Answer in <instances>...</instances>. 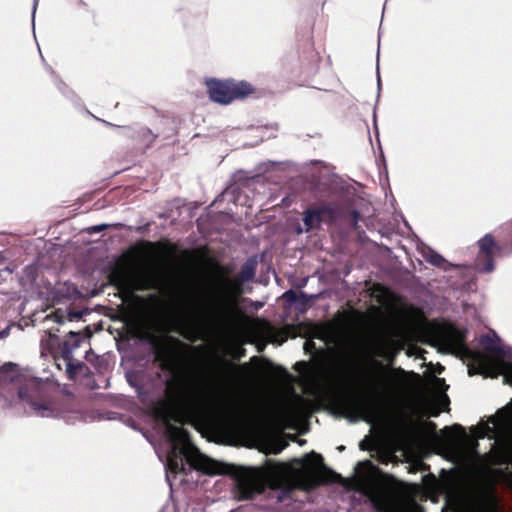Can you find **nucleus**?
<instances>
[{"instance_id": "nucleus-1", "label": "nucleus", "mask_w": 512, "mask_h": 512, "mask_svg": "<svg viewBox=\"0 0 512 512\" xmlns=\"http://www.w3.org/2000/svg\"><path fill=\"white\" fill-rule=\"evenodd\" d=\"M187 345L173 336L154 339L152 349L159 368L168 373L165 380V398L152 408L153 416L166 425L169 440L178 449L190 467L207 475H230L236 480L240 499L249 500L264 492V484L243 469L207 457L191 442L188 430L171 424L178 421L180 412L195 419L207 421L216 414V384L207 375H191L180 370L184 362L183 349Z\"/></svg>"}, {"instance_id": "nucleus-2", "label": "nucleus", "mask_w": 512, "mask_h": 512, "mask_svg": "<svg viewBox=\"0 0 512 512\" xmlns=\"http://www.w3.org/2000/svg\"><path fill=\"white\" fill-rule=\"evenodd\" d=\"M256 273L253 262H245L239 273L229 277L227 267L216 265L215 276L210 279L204 296V317L208 324L226 328L232 324L238 311V299L244 293V284L251 281Z\"/></svg>"}, {"instance_id": "nucleus-3", "label": "nucleus", "mask_w": 512, "mask_h": 512, "mask_svg": "<svg viewBox=\"0 0 512 512\" xmlns=\"http://www.w3.org/2000/svg\"><path fill=\"white\" fill-rule=\"evenodd\" d=\"M48 380L20 372L16 364L7 362L0 367V397L9 405L18 401L33 415L55 417L57 410L46 400Z\"/></svg>"}, {"instance_id": "nucleus-4", "label": "nucleus", "mask_w": 512, "mask_h": 512, "mask_svg": "<svg viewBox=\"0 0 512 512\" xmlns=\"http://www.w3.org/2000/svg\"><path fill=\"white\" fill-rule=\"evenodd\" d=\"M373 363L377 368L371 370L369 377V387L373 397L359 402L356 407L362 419L368 423L382 419L388 406L387 374L379 361L373 360Z\"/></svg>"}, {"instance_id": "nucleus-5", "label": "nucleus", "mask_w": 512, "mask_h": 512, "mask_svg": "<svg viewBox=\"0 0 512 512\" xmlns=\"http://www.w3.org/2000/svg\"><path fill=\"white\" fill-rule=\"evenodd\" d=\"M439 346L447 352H467L472 365L468 367L470 376L483 373L488 367V355L481 351H472L467 348L465 332L449 325L441 328L436 334Z\"/></svg>"}, {"instance_id": "nucleus-6", "label": "nucleus", "mask_w": 512, "mask_h": 512, "mask_svg": "<svg viewBox=\"0 0 512 512\" xmlns=\"http://www.w3.org/2000/svg\"><path fill=\"white\" fill-rule=\"evenodd\" d=\"M206 87L210 99L223 105L230 104L234 100L245 99L255 92L251 83L233 79H208Z\"/></svg>"}, {"instance_id": "nucleus-7", "label": "nucleus", "mask_w": 512, "mask_h": 512, "mask_svg": "<svg viewBox=\"0 0 512 512\" xmlns=\"http://www.w3.org/2000/svg\"><path fill=\"white\" fill-rule=\"evenodd\" d=\"M296 371H308L309 381L314 384H325L331 388H342L350 383L351 373L346 365H337L333 369H327L321 364L310 367L305 361L296 362Z\"/></svg>"}, {"instance_id": "nucleus-8", "label": "nucleus", "mask_w": 512, "mask_h": 512, "mask_svg": "<svg viewBox=\"0 0 512 512\" xmlns=\"http://www.w3.org/2000/svg\"><path fill=\"white\" fill-rule=\"evenodd\" d=\"M294 462L301 465L309 480L314 486L330 483H341L343 478L340 474L332 471L324 464L322 455L312 451L303 459H295Z\"/></svg>"}, {"instance_id": "nucleus-9", "label": "nucleus", "mask_w": 512, "mask_h": 512, "mask_svg": "<svg viewBox=\"0 0 512 512\" xmlns=\"http://www.w3.org/2000/svg\"><path fill=\"white\" fill-rule=\"evenodd\" d=\"M338 218V209L334 203L328 202L309 207L302 213L304 228L299 227L297 233H308L321 228L322 223L333 224Z\"/></svg>"}, {"instance_id": "nucleus-10", "label": "nucleus", "mask_w": 512, "mask_h": 512, "mask_svg": "<svg viewBox=\"0 0 512 512\" xmlns=\"http://www.w3.org/2000/svg\"><path fill=\"white\" fill-rule=\"evenodd\" d=\"M479 252L475 259V269L480 273L494 270V256L500 255L503 247L498 244L492 234H486L477 242Z\"/></svg>"}, {"instance_id": "nucleus-11", "label": "nucleus", "mask_w": 512, "mask_h": 512, "mask_svg": "<svg viewBox=\"0 0 512 512\" xmlns=\"http://www.w3.org/2000/svg\"><path fill=\"white\" fill-rule=\"evenodd\" d=\"M85 342V338L80 333L73 331L69 332V339L63 343L61 350L62 356L67 361V373L71 379H77L80 376H86L88 367L81 362H72V353L75 349L79 348L82 343Z\"/></svg>"}, {"instance_id": "nucleus-12", "label": "nucleus", "mask_w": 512, "mask_h": 512, "mask_svg": "<svg viewBox=\"0 0 512 512\" xmlns=\"http://www.w3.org/2000/svg\"><path fill=\"white\" fill-rule=\"evenodd\" d=\"M78 270L83 274H92L96 269V251L89 246L81 249L76 258Z\"/></svg>"}, {"instance_id": "nucleus-13", "label": "nucleus", "mask_w": 512, "mask_h": 512, "mask_svg": "<svg viewBox=\"0 0 512 512\" xmlns=\"http://www.w3.org/2000/svg\"><path fill=\"white\" fill-rule=\"evenodd\" d=\"M91 310L89 309H81V310H70V311H62L60 309L56 310L51 315L47 316L48 319L56 322V323H64L66 320L73 322L82 319L85 315L90 314Z\"/></svg>"}, {"instance_id": "nucleus-14", "label": "nucleus", "mask_w": 512, "mask_h": 512, "mask_svg": "<svg viewBox=\"0 0 512 512\" xmlns=\"http://www.w3.org/2000/svg\"><path fill=\"white\" fill-rule=\"evenodd\" d=\"M497 341V336H490L489 334H485L480 338V344L487 354L495 358H503L505 352L503 348L498 345Z\"/></svg>"}, {"instance_id": "nucleus-15", "label": "nucleus", "mask_w": 512, "mask_h": 512, "mask_svg": "<svg viewBox=\"0 0 512 512\" xmlns=\"http://www.w3.org/2000/svg\"><path fill=\"white\" fill-rule=\"evenodd\" d=\"M443 433H447L449 434L451 437H455L454 435H452L453 433H457L458 436L463 440V441H468L471 443V445L473 446L474 449L477 448L478 446V442L477 440L475 439H470L469 436L467 435L466 433V430L465 428L460 425V424H454L453 426L451 427H445L443 430H442Z\"/></svg>"}, {"instance_id": "nucleus-16", "label": "nucleus", "mask_w": 512, "mask_h": 512, "mask_svg": "<svg viewBox=\"0 0 512 512\" xmlns=\"http://www.w3.org/2000/svg\"><path fill=\"white\" fill-rule=\"evenodd\" d=\"M376 509L379 512H406L405 508L400 503L390 500L377 502Z\"/></svg>"}, {"instance_id": "nucleus-17", "label": "nucleus", "mask_w": 512, "mask_h": 512, "mask_svg": "<svg viewBox=\"0 0 512 512\" xmlns=\"http://www.w3.org/2000/svg\"><path fill=\"white\" fill-rule=\"evenodd\" d=\"M425 259L428 263L436 267H443L446 260L437 252L430 250L426 255Z\"/></svg>"}, {"instance_id": "nucleus-18", "label": "nucleus", "mask_w": 512, "mask_h": 512, "mask_svg": "<svg viewBox=\"0 0 512 512\" xmlns=\"http://www.w3.org/2000/svg\"><path fill=\"white\" fill-rule=\"evenodd\" d=\"M497 416L504 423H509L512 421V399L505 407H503L497 411Z\"/></svg>"}, {"instance_id": "nucleus-19", "label": "nucleus", "mask_w": 512, "mask_h": 512, "mask_svg": "<svg viewBox=\"0 0 512 512\" xmlns=\"http://www.w3.org/2000/svg\"><path fill=\"white\" fill-rule=\"evenodd\" d=\"M169 467H170L171 471L175 472V473H177L178 471L185 470L183 463L181 461L179 462L177 459H175V460L170 459Z\"/></svg>"}, {"instance_id": "nucleus-20", "label": "nucleus", "mask_w": 512, "mask_h": 512, "mask_svg": "<svg viewBox=\"0 0 512 512\" xmlns=\"http://www.w3.org/2000/svg\"><path fill=\"white\" fill-rule=\"evenodd\" d=\"M85 358L88 362L95 366L96 354L92 351V349L85 350Z\"/></svg>"}, {"instance_id": "nucleus-21", "label": "nucleus", "mask_w": 512, "mask_h": 512, "mask_svg": "<svg viewBox=\"0 0 512 512\" xmlns=\"http://www.w3.org/2000/svg\"><path fill=\"white\" fill-rule=\"evenodd\" d=\"M284 295H285V298L291 302H296L298 299V295L292 290L285 292Z\"/></svg>"}, {"instance_id": "nucleus-22", "label": "nucleus", "mask_w": 512, "mask_h": 512, "mask_svg": "<svg viewBox=\"0 0 512 512\" xmlns=\"http://www.w3.org/2000/svg\"><path fill=\"white\" fill-rule=\"evenodd\" d=\"M425 428L430 431V432H435L436 431V428H437V425L436 423L432 422V421H427L425 422L424 424Z\"/></svg>"}, {"instance_id": "nucleus-23", "label": "nucleus", "mask_w": 512, "mask_h": 512, "mask_svg": "<svg viewBox=\"0 0 512 512\" xmlns=\"http://www.w3.org/2000/svg\"><path fill=\"white\" fill-rule=\"evenodd\" d=\"M359 217H360V214L357 210H353L352 211V218H353V223L354 225L357 224L358 220H359Z\"/></svg>"}, {"instance_id": "nucleus-24", "label": "nucleus", "mask_w": 512, "mask_h": 512, "mask_svg": "<svg viewBox=\"0 0 512 512\" xmlns=\"http://www.w3.org/2000/svg\"><path fill=\"white\" fill-rule=\"evenodd\" d=\"M38 1H39V0H34V1H33V10H32V20H33V21H34V17H35L36 9H37Z\"/></svg>"}, {"instance_id": "nucleus-25", "label": "nucleus", "mask_w": 512, "mask_h": 512, "mask_svg": "<svg viewBox=\"0 0 512 512\" xmlns=\"http://www.w3.org/2000/svg\"><path fill=\"white\" fill-rule=\"evenodd\" d=\"M83 384L89 386L91 389L95 388V381L94 380H92V381L87 380L85 382L83 381Z\"/></svg>"}, {"instance_id": "nucleus-26", "label": "nucleus", "mask_w": 512, "mask_h": 512, "mask_svg": "<svg viewBox=\"0 0 512 512\" xmlns=\"http://www.w3.org/2000/svg\"><path fill=\"white\" fill-rule=\"evenodd\" d=\"M9 334V327H6L4 330L0 332V338H4Z\"/></svg>"}, {"instance_id": "nucleus-27", "label": "nucleus", "mask_w": 512, "mask_h": 512, "mask_svg": "<svg viewBox=\"0 0 512 512\" xmlns=\"http://www.w3.org/2000/svg\"><path fill=\"white\" fill-rule=\"evenodd\" d=\"M439 414H440V410H439V409H436V408H434V409L431 411V413H430V415H431L432 417H438V416H439Z\"/></svg>"}, {"instance_id": "nucleus-28", "label": "nucleus", "mask_w": 512, "mask_h": 512, "mask_svg": "<svg viewBox=\"0 0 512 512\" xmlns=\"http://www.w3.org/2000/svg\"><path fill=\"white\" fill-rule=\"evenodd\" d=\"M341 404L344 408H349L350 407V402L347 400V399H342L341 400Z\"/></svg>"}, {"instance_id": "nucleus-29", "label": "nucleus", "mask_w": 512, "mask_h": 512, "mask_svg": "<svg viewBox=\"0 0 512 512\" xmlns=\"http://www.w3.org/2000/svg\"><path fill=\"white\" fill-rule=\"evenodd\" d=\"M96 416L94 413H91L88 417H86L84 420L85 421H91L93 422L95 420Z\"/></svg>"}, {"instance_id": "nucleus-30", "label": "nucleus", "mask_w": 512, "mask_h": 512, "mask_svg": "<svg viewBox=\"0 0 512 512\" xmlns=\"http://www.w3.org/2000/svg\"><path fill=\"white\" fill-rule=\"evenodd\" d=\"M146 245L152 248L159 247V243L146 242Z\"/></svg>"}, {"instance_id": "nucleus-31", "label": "nucleus", "mask_w": 512, "mask_h": 512, "mask_svg": "<svg viewBox=\"0 0 512 512\" xmlns=\"http://www.w3.org/2000/svg\"><path fill=\"white\" fill-rule=\"evenodd\" d=\"M359 447H360L361 450H366L367 449L366 448V443H365L364 440L360 442Z\"/></svg>"}, {"instance_id": "nucleus-32", "label": "nucleus", "mask_w": 512, "mask_h": 512, "mask_svg": "<svg viewBox=\"0 0 512 512\" xmlns=\"http://www.w3.org/2000/svg\"><path fill=\"white\" fill-rule=\"evenodd\" d=\"M87 231L90 234L96 232V226H91V227L87 228Z\"/></svg>"}, {"instance_id": "nucleus-33", "label": "nucleus", "mask_w": 512, "mask_h": 512, "mask_svg": "<svg viewBox=\"0 0 512 512\" xmlns=\"http://www.w3.org/2000/svg\"><path fill=\"white\" fill-rule=\"evenodd\" d=\"M49 337H50V341H52V342H56L57 341V337L54 334L50 333Z\"/></svg>"}, {"instance_id": "nucleus-34", "label": "nucleus", "mask_w": 512, "mask_h": 512, "mask_svg": "<svg viewBox=\"0 0 512 512\" xmlns=\"http://www.w3.org/2000/svg\"><path fill=\"white\" fill-rule=\"evenodd\" d=\"M106 227H107L106 225H98L97 226L98 232L105 230Z\"/></svg>"}, {"instance_id": "nucleus-35", "label": "nucleus", "mask_w": 512, "mask_h": 512, "mask_svg": "<svg viewBox=\"0 0 512 512\" xmlns=\"http://www.w3.org/2000/svg\"><path fill=\"white\" fill-rule=\"evenodd\" d=\"M490 505L492 506H495L496 505V500L495 499H488L486 500Z\"/></svg>"}, {"instance_id": "nucleus-36", "label": "nucleus", "mask_w": 512, "mask_h": 512, "mask_svg": "<svg viewBox=\"0 0 512 512\" xmlns=\"http://www.w3.org/2000/svg\"><path fill=\"white\" fill-rule=\"evenodd\" d=\"M97 329H98V331L102 330V325H101V323H98Z\"/></svg>"}, {"instance_id": "nucleus-37", "label": "nucleus", "mask_w": 512, "mask_h": 512, "mask_svg": "<svg viewBox=\"0 0 512 512\" xmlns=\"http://www.w3.org/2000/svg\"><path fill=\"white\" fill-rule=\"evenodd\" d=\"M397 371L400 372L401 374L405 373V371L403 369H401V368H398Z\"/></svg>"}, {"instance_id": "nucleus-38", "label": "nucleus", "mask_w": 512, "mask_h": 512, "mask_svg": "<svg viewBox=\"0 0 512 512\" xmlns=\"http://www.w3.org/2000/svg\"><path fill=\"white\" fill-rule=\"evenodd\" d=\"M284 494H285V492H284V491H282V492H281V496H279V497H278V499H279V500H282V498H283V495H284Z\"/></svg>"}, {"instance_id": "nucleus-39", "label": "nucleus", "mask_w": 512, "mask_h": 512, "mask_svg": "<svg viewBox=\"0 0 512 512\" xmlns=\"http://www.w3.org/2000/svg\"><path fill=\"white\" fill-rule=\"evenodd\" d=\"M281 470H286V466L284 464H281Z\"/></svg>"}, {"instance_id": "nucleus-40", "label": "nucleus", "mask_w": 512, "mask_h": 512, "mask_svg": "<svg viewBox=\"0 0 512 512\" xmlns=\"http://www.w3.org/2000/svg\"><path fill=\"white\" fill-rule=\"evenodd\" d=\"M91 293H92V295H95L96 290L93 288V289L91 290Z\"/></svg>"}, {"instance_id": "nucleus-41", "label": "nucleus", "mask_w": 512, "mask_h": 512, "mask_svg": "<svg viewBox=\"0 0 512 512\" xmlns=\"http://www.w3.org/2000/svg\"><path fill=\"white\" fill-rule=\"evenodd\" d=\"M263 323H264L266 326H270V324H269L267 321H263Z\"/></svg>"}, {"instance_id": "nucleus-42", "label": "nucleus", "mask_w": 512, "mask_h": 512, "mask_svg": "<svg viewBox=\"0 0 512 512\" xmlns=\"http://www.w3.org/2000/svg\"><path fill=\"white\" fill-rule=\"evenodd\" d=\"M509 375L512 377V367L509 370Z\"/></svg>"}, {"instance_id": "nucleus-43", "label": "nucleus", "mask_w": 512, "mask_h": 512, "mask_svg": "<svg viewBox=\"0 0 512 512\" xmlns=\"http://www.w3.org/2000/svg\"><path fill=\"white\" fill-rule=\"evenodd\" d=\"M338 449H339V450H344V449H345V447H344V446H340Z\"/></svg>"}]
</instances>
